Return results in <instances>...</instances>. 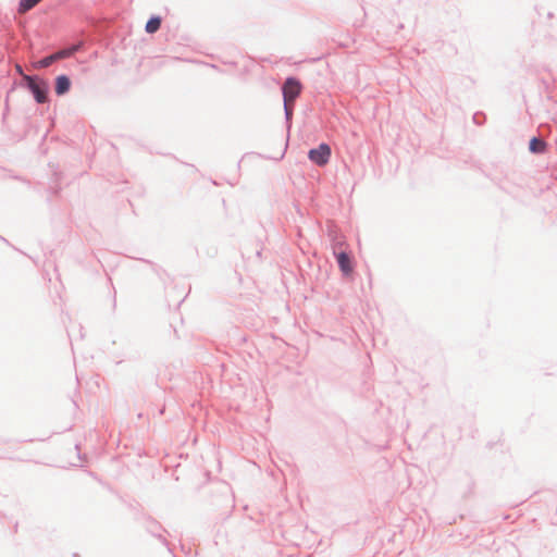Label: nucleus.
<instances>
[{
    "label": "nucleus",
    "mask_w": 557,
    "mask_h": 557,
    "mask_svg": "<svg viewBox=\"0 0 557 557\" xmlns=\"http://www.w3.org/2000/svg\"><path fill=\"white\" fill-rule=\"evenodd\" d=\"M301 91L300 83L289 77L283 85V98H284V108L286 112V116L290 117L293 114L294 101L299 96Z\"/></svg>",
    "instance_id": "nucleus-1"
},
{
    "label": "nucleus",
    "mask_w": 557,
    "mask_h": 557,
    "mask_svg": "<svg viewBox=\"0 0 557 557\" xmlns=\"http://www.w3.org/2000/svg\"><path fill=\"white\" fill-rule=\"evenodd\" d=\"M308 157L317 165H325L331 157V148L326 144H321L318 148L311 149Z\"/></svg>",
    "instance_id": "nucleus-2"
},
{
    "label": "nucleus",
    "mask_w": 557,
    "mask_h": 557,
    "mask_svg": "<svg viewBox=\"0 0 557 557\" xmlns=\"http://www.w3.org/2000/svg\"><path fill=\"white\" fill-rule=\"evenodd\" d=\"M24 79L27 83L28 88L32 90V92L35 96V99L39 103H44L47 101V85L42 84L39 85L35 82V79L32 76L24 75Z\"/></svg>",
    "instance_id": "nucleus-3"
},
{
    "label": "nucleus",
    "mask_w": 557,
    "mask_h": 557,
    "mask_svg": "<svg viewBox=\"0 0 557 557\" xmlns=\"http://www.w3.org/2000/svg\"><path fill=\"white\" fill-rule=\"evenodd\" d=\"M337 262L344 274L348 275L352 272L351 261L347 253L339 252L337 255Z\"/></svg>",
    "instance_id": "nucleus-4"
},
{
    "label": "nucleus",
    "mask_w": 557,
    "mask_h": 557,
    "mask_svg": "<svg viewBox=\"0 0 557 557\" xmlns=\"http://www.w3.org/2000/svg\"><path fill=\"white\" fill-rule=\"evenodd\" d=\"M71 87V82L67 76L60 75L55 79V92L61 96L69 91Z\"/></svg>",
    "instance_id": "nucleus-5"
},
{
    "label": "nucleus",
    "mask_w": 557,
    "mask_h": 557,
    "mask_svg": "<svg viewBox=\"0 0 557 557\" xmlns=\"http://www.w3.org/2000/svg\"><path fill=\"white\" fill-rule=\"evenodd\" d=\"M529 149L532 153H543L546 150V144L544 140L533 137L530 140Z\"/></svg>",
    "instance_id": "nucleus-6"
},
{
    "label": "nucleus",
    "mask_w": 557,
    "mask_h": 557,
    "mask_svg": "<svg viewBox=\"0 0 557 557\" xmlns=\"http://www.w3.org/2000/svg\"><path fill=\"white\" fill-rule=\"evenodd\" d=\"M160 25H161V18L158 16H154V17H151L147 22L145 29L148 34H153L160 28Z\"/></svg>",
    "instance_id": "nucleus-7"
},
{
    "label": "nucleus",
    "mask_w": 557,
    "mask_h": 557,
    "mask_svg": "<svg viewBox=\"0 0 557 557\" xmlns=\"http://www.w3.org/2000/svg\"><path fill=\"white\" fill-rule=\"evenodd\" d=\"M41 0H21L18 12L25 13L33 9L37 3H39Z\"/></svg>",
    "instance_id": "nucleus-8"
},
{
    "label": "nucleus",
    "mask_w": 557,
    "mask_h": 557,
    "mask_svg": "<svg viewBox=\"0 0 557 557\" xmlns=\"http://www.w3.org/2000/svg\"><path fill=\"white\" fill-rule=\"evenodd\" d=\"M76 49H77L76 47H73L70 49H64V50L58 51L57 53H54L55 59L60 60V59L71 57L76 51Z\"/></svg>",
    "instance_id": "nucleus-9"
},
{
    "label": "nucleus",
    "mask_w": 557,
    "mask_h": 557,
    "mask_svg": "<svg viewBox=\"0 0 557 557\" xmlns=\"http://www.w3.org/2000/svg\"><path fill=\"white\" fill-rule=\"evenodd\" d=\"M54 61H57L55 59V55L54 53L49 55V57H46L45 59L40 60L38 62V66L39 67H48L49 65H51Z\"/></svg>",
    "instance_id": "nucleus-10"
},
{
    "label": "nucleus",
    "mask_w": 557,
    "mask_h": 557,
    "mask_svg": "<svg viewBox=\"0 0 557 557\" xmlns=\"http://www.w3.org/2000/svg\"><path fill=\"white\" fill-rule=\"evenodd\" d=\"M16 71L22 74V67L20 65H16Z\"/></svg>",
    "instance_id": "nucleus-11"
}]
</instances>
